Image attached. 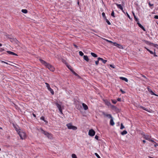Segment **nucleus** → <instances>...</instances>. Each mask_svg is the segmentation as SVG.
I'll return each instance as SVG.
<instances>
[{
	"mask_svg": "<svg viewBox=\"0 0 158 158\" xmlns=\"http://www.w3.org/2000/svg\"><path fill=\"white\" fill-rule=\"evenodd\" d=\"M39 60L40 62L44 66H45L46 68H48L50 70L52 71H54L55 70V68L52 65L50 64L49 63H47L44 60L41 59H40Z\"/></svg>",
	"mask_w": 158,
	"mask_h": 158,
	"instance_id": "f257e3e1",
	"label": "nucleus"
},
{
	"mask_svg": "<svg viewBox=\"0 0 158 158\" xmlns=\"http://www.w3.org/2000/svg\"><path fill=\"white\" fill-rule=\"evenodd\" d=\"M139 134H141L142 135V137H143L144 139L147 140H148L152 142H155L153 140L151 139V136L147 135H145L143 132L140 131H139Z\"/></svg>",
	"mask_w": 158,
	"mask_h": 158,
	"instance_id": "f03ea898",
	"label": "nucleus"
},
{
	"mask_svg": "<svg viewBox=\"0 0 158 158\" xmlns=\"http://www.w3.org/2000/svg\"><path fill=\"white\" fill-rule=\"evenodd\" d=\"M18 134L19 135L20 138L22 139H23L25 138L26 137V134L24 132L21 131L19 130H17Z\"/></svg>",
	"mask_w": 158,
	"mask_h": 158,
	"instance_id": "7ed1b4c3",
	"label": "nucleus"
},
{
	"mask_svg": "<svg viewBox=\"0 0 158 158\" xmlns=\"http://www.w3.org/2000/svg\"><path fill=\"white\" fill-rule=\"evenodd\" d=\"M66 126L69 129L76 130L77 129V127L73 126L72 123H71L67 124H66Z\"/></svg>",
	"mask_w": 158,
	"mask_h": 158,
	"instance_id": "20e7f679",
	"label": "nucleus"
},
{
	"mask_svg": "<svg viewBox=\"0 0 158 158\" xmlns=\"http://www.w3.org/2000/svg\"><path fill=\"white\" fill-rule=\"evenodd\" d=\"M45 84L46 85V86L48 90L50 91L52 95H53L54 94V92L53 90L50 87L49 85L47 83H45Z\"/></svg>",
	"mask_w": 158,
	"mask_h": 158,
	"instance_id": "39448f33",
	"label": "nucleus"
},
{
	"mask_svg": "<svg viewBox=\"0 0 158 158\" xmlns=\"http://www.w3.org/2000/svg\"><path fill=\"white\" fill-rule=\"evenodd\" d=\"M95 132L94 130L93 129H90L89 130V135L91 136H93L94 135Z\"/></svg>",
	"mask_w": 158,
	"mask_h": 158,
	"instance_id": "423d86ee",
	"label": "nucleus"
},
{
	"mask_svg": "<svg viewBox=\"0 0 158 158\" xmlns=\"http://www.w3.org/2000/svg\"><path fill=\"white\" fill-rule=\"evenodd\" d=\"M67 67H68V68L69 69V70L72 72V73L74 75H75L76 76H77V77H79V75L77 73H75L73 70L71 68V67L70 66H68Z\"/></svg>",
	"mask_w": 158,
	"mask_h": 158,
	"instance_id": "0eeeda50",
	"label": "nucleus"
},
{
	"mask_svg": "<svg viewBox=\"0 0 158 158\" xmlns=\"http://www.w3.org/2000/svg\"><path fill=\"white\" fill-rule=\"evenodd\" d=\"M102 114L108 118H113L112 115L110 114H106L105 112H102Z\"/></svg>",
	"mask_w": 158,
	"mask_h": 158,
	"instance_id": "6e6552de",
	"label": "nucleus"
},
{
	"mask_svg": "<svg viewBox=\"0 0 158 158\" xmlns=\"http://www.w3.org/2000/svg\"><path fill=\"white\" fill-rule=\"evenodd\" d=\"M39 130L40 131L42 132V133L44 134L45 135H47L48 133V132L44 130L42 128H40Z\"/></svg>",
	"mask_w": 158,
	"mask_h": 158,
	"instance_id": "1a4fd4ad",
	"label": "nucleus"
},
{
	"mask_svg": "<svg viewBox=\"0 0 158 158\" xmlns=\"http://www.w3.org/2000/svg\"><path fill=\"white\" fill-rule=\"evenodd\" d=\"M116 5L117 6L118 8L119 9H120L123 12V8L121 4H119L117 3L116 4Z\"/></svg>",
	"mask_w": 158,
	"mask_h": 158,
	"instance_id": "9d476101",
	"label": "nucleus"
},
{
	"mask_svg": "<svg viewBox=\"0 0 158 158\" xmlns=\"http://www.w3.org/2000/svg\"><path fill=\"white\" fill-rule=\"evenodd\" d=\"M98 60L102 61V62L104 64H105L107 61V60H104L101 57H98Z\"/></svg>",
	"mask_w": 158,
	"mask_h": 158,
	"instance_id": "9b49d317",
	"label": "nucleus"
},
{
	"mask_svg": "<svg viewBox=\"0 0 158 158\" xmlns=\"http://www.w3.org/2000/svg\"><path fill=\"white\" fill-rule=\"evenodd\" d=\"M114 44V45L115 46L117 47L118 48H121L122 46L120 44H119L116 42H113V43Z\"/></svg>",
	"mask_w": 158,
	"mask_h": 158,
	"instance_id": "f8f14e48",
	"label": "nucleus"
},
{
	"mask_svg": "<svg viewBox=\"0 0 158 158\" xmlns=\"http://www.w3.org/2000/svg\"><path fill=\"white\" fill-rule=\"evenodd\" d=\"M47 135H46V136H47V137L49 139H51L52 138V135L51 133H49L48 132V133L47 134Z\"/></svg>",
	"mask_w": 158,
	"mask_h": 158,
	"instance_id": "ddd939ff",
	"label": "nucleus"
},
{
	"mask_svg": "<svg viewBox=\"0 0 158 158\" xmlns=\"http://www.w3.org/2000/svg\"><path fill=\"white\" fill-rule=\"evenodd\" d=\"M82 105L85 110H86L88 109V107L84 103H83L82 104Z\"/></svg>",
	"mask_w": 158,
	"mask_h": 158,
	"instance_id": "4468645a",
	"label": "nucleus"
},
{
	"mask_svg": "<svg viewBox=\"0 0 158 158\" xmlns=\"http://www.w3.org/2000/svg\"><path fill=\"white\" fill-rule=\"evenodd\" d=\"M7 52L10 55L17 56V54L12 52L8 51H7Z\"/></svg>",
	"mask_w": 158,
	"mask_h": 158,
	"instance_id": "2eb2a0df",
	"label": "nucleus"
},
{
	"mask_svg": "<svg viewBox=\"0 0 158 158\" xmlns=\"http://www.w3.org/2000/svg\"><path fill=\"white\" fill-rule=\"evenodd\" d=\"M110 124L111 126H113L114 124V123L113 121V118H110Z\"/></svg>",
	"mask_w": 158,
	"mask_h": 158,
	"instance_id": "dca6fc26",
	"label": "nucleus"
},
{
	"mask_svg": "<svg viewBox=\"0 0 158 158\" xmlns=\"http://www.w3.org/2000/svg\"><path fill=\"white\" fill-rule=\"evenodd\" d=\"M83 58L84 59V60H86L87 62H88L89 61V60L88 56H86V55L84 56Z\"/></svg>",
	"mask_w": 158,
	"mask_h": 158,
	"instance_id": "f3484780",
	"label": "nucleus"
},
{
	"mask_svg": "<svg viewBox=\"0 0 158 158\" xmlns=\"http://www.w3.org/2000/svg\"><path fill=\"white\" fill-rule=\"evenodd\" d=\"M105 102L106 105L108 106H109L111 105V103L110 102H109L107 100H105Z\"/></svg>",
	"mask_w": 158,
	"mask_h": 158,
	"instance_id": "a211bd4d",
	"label": "nucleus"
},
{
	"mask_svg": "<svg viewBox=\"0 0 158 158\" xmlns=\"http://www.w3.org/2000/svg\"><path fill=\"white\" fill-rule=\"evenodd\" d=\"M148 90L150 92L151 94L152 95H154L156 96H157V95L155 94L151 89H148Z\"/></svg>",
	"mask_w": 158,
	"mask_h": 158,
	"instance_id": "6ab92c4d",
	"label": "nucleus"
},
{
	"mask_svg": "<svg viewBox=\"0 0 158 158\" xmlns=\"http://www.w3.org/2000/svg\"><path fill=\"white\" fill-rule=\"evenodd\" d=\"M139 27L141 28L144 31H145L146 30L144 27L139 23Z\"/></svg>",
	"mask_w": 158,
	"mask_h": 158,
	"instance_id": "aec40b11",
	"label": "nucleus"
},
{
	"mask_svg": "<svg viewBox=\"0 0 158 158\" xmlns=\"http://www.w3.org/2000/svg\"><path fill=\"white\" fill-rule=\"evenodd\" d=\"M120 79L123 80L125 81L126 82H127L128 81V80L127 78L125 77H121L120 78Z\"/></svg>",
	"mask_w": 158,
	"mask_h": 158,
	"instance_id": "412c9836",
	"label": "nucleus"
},
{
	"mask_svg": "<svg viewBox=\"0 0 158 158\" xmlns=\"http://www.w3.org/2000/svg\"><path fill=\"white\" fill-rule=\"evenodd\" d=\"M91 55L94 57H98V55L93 52H91Z\"/></svg>",
	"mask_w": 158,
	"mask_h": 158,
	"instance_id": "4be33fe9",
	"label": "nucleus"
},
{
	"mask_svg": "<svg viewBox=\"0 0 158 158\" xmlns=\"http://www.w3.org/2000/svg\"><path fill=\"white\" fill-rule=\"evenodd\" d=\"M140 107L144 110H145L146 111L149 112V110L148 108H146L142 106H140Z\"/></svg>",
	"mask_w": 158,
	"mask_h": 158,
	"instance_id": "5701e85b",
	"label": "nucleus"
},
{
	"mask_svg": "<svg viewBox=\"0 0 158 158\" xmlns=\"http://www.w3.org/2000/svg\"><path fill=\"white\" fill-rule=\"evenodd\" d=\"M134 18L135 20L137 22V24L138 25V20L135 15H134Z\"/></svg>",
	"mask_w": 158,
	"mask_h": 158,
	"instance_id": "b1692460",
	"label": "nucleus"
},
{
	"mask_svg": "<svg viewBox=\"0 0 158 158\" xmlns=\"http://www.w3.org/2000/svg\"><path fill=\"white\" fill-rule=\"evenodd\" d=\"M145 49H146V50H147L148 52H150L151 54H154V52H153L152 51H151L150 50H149V49H148V48H147L146 47H145Z\"/></svg>",
	"mask_w": 158,
	"mask_h": 158,
	"instance_id": "393cba45",
	"label": "nucleus"
},
{
	"mask_svg": "<svg viewBox=\"0 0 158 158\" xmlns=\"http://www.w3.org/2000/svg\"><path fill=\"white\" fill-rule=\"evenodd\" d=\"M55 104L56 105V106H57V108L59 109H60V108H61V105L59 104V103H55Z\"/></svg>",
	"mask_w": 158,
	"mask_h": 158,
	"instance_id": "a878e982",
	"label": "nucleus"
},
{
	"mask_svg": "<svg viewBox=\"0 0 158 158\" xmlns=\"http://www.w3.org/2000/svg\"><path fill=\"white\" fill-rule=\"evenodd\" d=\"M127 133V132L126 131L124 130L121 133V134L122 135H124Z\"/></svg>",
	"mask_w": 158,
	"mask_h": 158,
	"instance_id": "bb28decb",
	"label": "nucleus"
},
{
	"mask_svg": "<svg viewBox=\"0 0 158 158\" xmlns=\"http://www.w3.org/2000/svg\"><path fill=\"white\" fill-rule=\"evenodd\" d=\"M22 12L25 14H26L27 13V10L26 9H22Z\"/></svg>",
	"mask_w": 158,
	"mask_h": 158,
	"instance_id": "cd10ccee",
	"label": "nucleus"
},
{
	"mask_svg": "<svg viewBox=\"0 0 158 158\" xmlns=\"http://www.w3.org/2000/svg\"><path fill=\"white\" fill-rule=\"evenodd\" d=\"M110 106H111V108L114 109H116L117 108V107H116V106H114V105H110Z\"/></svg>",
	"mask_w": 158,
	"mask_h": 158,
	"instance_id": "c85d7f7f",
	"label": "nucleus"
},
{
	"mask_svg": "<svg viewBox=\"0 0 158 158\" xmlns=\"http://www.w3.org/2000/svg\"><path fill=\"white\" fill-rule=\"evenodd\" d=\"M72 158H77L76 155L74 154H73L72 155Z\"/></svg>",
	"mask_w": 158,
	"mask_h": 158,
	"instance_id": "c756f323",
	"label": "nucleus"
},
{
	"mask_svg": "<svg viewBox=\"0 0 158 158\" xmlns=\"http://www.w3.org/2000/svg\"><path fill=\"white\" fill-rule=\"evenodd\" d=\"M40 119L41 120H42L44 121V122H47L45 120V118H44V116H42L40 118Z\"/></svg>",
	"mask_w": 158,
	"mask_h": 158,
	"instance_id": "7c9ffc66",
	"label": "nucleus"
},
{
	"mask_svg": "<svg viewBox=\"0 0 158 158\" xmlns=\"http://www.w3.org/2000/svg\"><path fill=\"white\" fill-rule=\"evenodd\" d=\"M124 128V127L123 126V124L122 123H121V127H120V129H123Z\"/></svg>",
	"mask_w": 158,
	"mask_h": 158,
	"instance_id": "2f4dec72",
	"label": "nucleus"
},
{
	"mask_svg": "<svg viewBox=\"0 0 158 158\" xmlns=\"http://www.w3.org/2000/svg\"><path fill=\"white\" fill-rule=\"evenodd\" d=\"M106 22L107 23V24L109 25H110L111 24V23H110V21L108 20V19H106Z\"/></svg>",
	"mask_w": 158,
	"mask_h": 158,
	"instance_id": "473e14b6",
	"label": "nucleus"
},
{
	"mask_svg": "<svg viewBox=\"0 0 158 158\" xmlns=\"http://www.w3.org/2000/svg\"><path fill=\"white\" fill-rule=\"evenodd\" d=\"M145 43L147 44H149V45H151V44H153L152 43H151L148 41H145Z\"/></svg>",
	"mask_w": 158,
	"mask_h": 158,
	"instance_id": "72a5a7b5",
	"label": "nucleus"
},
{
	"mask_svg": "<svg viewBox=\"0 0 158 158\" xmlns=\"http://www.w3.org/2000/svg\"><path fill=\"white\" fill-rule=\"evenodd\" d=\"M79 54L81 56H82L84 55V53L81 51L79 52Z\"/></svg>",
	"mask_w": 158,
	"mask_h": 158,
	"instance_id": "f704fd0d",
	"label": "nucleus"
},
{
	"mask_svg": "<svg viewBox=\"0 0 158 158\" xmlns=\"http://www.w3.org/2000/svg\"><path fill=\"white\" fill-rule=\"evenodd\" d=\"M112 102L114 104H115L117 103V101L115 100H114L113 99L111 100Z\"/></svg>",
	"mask_w": 158,
	"mask_h": 158,
	"instance_id": "c9c22d12",
	"label": "nucleus"
},
{
	"mask_svg": "<svg viewBox=\"0 0 158 158\" xmlns=\"http://www.w3.org/2000/svg\"><path fill=\"white\" fill-rule=\"evenodd\" d=\"M104 40H106V41L108 42L109 43H113V42L112 41H111L110 40H109L107 39H104Z\"/></svg>",
	"mask_w": 158,
	"mask_h": 158,
	"instance_id": "e433bc0d",
	"label": "nucleus"
},
{
	"mask_svg": "<svg viewBox=\"0 0 158 158\" xmlns=\"http://www.w3.org/2000/svg\"><path fill=\"white\" fill-rule=\"evenodd\" d=\"M95 155L98 158H101L100 157L97 153H95Z\"/></svg>",
	"mask_w": 158,
	"mask_h": 158,
	"instance_id": "4c0bfd02",
	"label": "nucleus"
},
{
	"mask_svg": "<svg viewBox=\"0 0 158 158\" xmlns=\"http://www.w3.org/2000/svg\"><path fill=\"white\" fill-rule=\"evenodd\" d=\"M114 15V11L113 10V11H112V12L111 13V15L113 17H115Z\"/></svg>",
	"mask_w": 158,
	"mask_h": 158,
	"instance_id": "58836bf2",
	"label": "nucleus"
},
{
	"mask_svg": "<svg viewBox=\"0 0 158 158\" xmlns=\"http://www.w3.org/2000/svg\"><path fill=\"white\" fill-rule=\"evenodd\" d=\"M148 5H149L150 7V8H151V7L152 6H153V4H151L150 2H149L148 3Z\"/></svg>",
	"mask_w": 158,
	"mask_h": 158,
	"instance_id": "ea45409f",
	"label": "nucleus"
},
{
	"mask_svg": "<svg viewBox=\"0 0 158 158\" xmlns=\"http://www.w3.org/2000/svg\"><path fill=\"white\" fill-rule=\"evenodd\" d=\"M99 60H98H98L97 61H95V64L96 65H98L99 64Z\"/></svg>",
	"mask_w": 158,
	"mask_h": 158,
	"instance_id": "a19ab883",
	"label": "nucleus"
},
{
	"mask_svg": "<svg viewBox=\"0 0 158 158\" xmlns=\"http://www.w3.org/2000/svg\"><path fill=\"white\" fill-rule=\"evenodd\" d=\"M102 15L103 18L105 17L106 16H105V13H104V12L102 13Z\"/></svg>",
	"mask_w": 158,
	"mask_h": 158,
	"instance_id": "79ce46f5",
	"label": "nucleus"
},
{
	"mask_svg": "<svg viewBox=\"0 0 158 158\" xmlns=\"http://www.w3.org/2000/svg\"><path fill=\"white\" fill-rule=\"evenodd\" d=\"M120 91L123 94H124L125 93V92L123 91L122 89H120Z\"/></svg>",
	"mask_w": 158,
	"mask_h": 158,
	"instance_id": "37998d69",
	"label": "nucleus"
},
{
	"mask_svg": "<svg viewBox=\"0 0 158 158\" xmlns=\"http://www.w3.org/2000/svg\"><path fill=\"white\" fill-rule=\"evenodd\" d=\"M153 143H155L154 145L155 147H156L157 146H158V143H156L155 142H153Z\"/></svg>",
	"mask_w": 158,
	"mask_h": 158,
	"instance_id": "c03bdc74",
	"label": "nucleus"
},
{
	"mask_svg": "<svg viewBox=\"0 0 158 158\" xmlns=\"http://www.w3.org/2000/svg\"><path fill=\"white\" fill-rule=\"evenodd\" d=\"M95 138L96 139H97V140H98V135H95Z\"/></svg>",
	"mask_w": 158,
	"mask_h": 158,
	"instance_id": "a18cd8bd",
	"label": "nucleus"
},
{
	"mask_svg": "<svg viewBox=\"0 0 158 158\" xmlns=\"http://www.w3.org/2000/svg\"><path fill=\"white\" fill-rule=\"evenodd\" d=\"M59 110L61 112V114H62V111L61 108H60V109H59Z\"/></svg>",
	"mask_w": 158,
	"mask_h": 158,
	"instance_id": "49530a36",
	"label": "nucleus"
},
{
	"mask_svg": "<svg viewBox=\"0 0 158 158\" xmlns=\"http://www.w3.org/2000/svg\"><path fill=\"white\" fill-rule=\"evenodd\" d=\"M154 18L155 19H158V15H155L154 17Z\"/></svg>",
	"mask_w": 158,
	"mask_h": 158,
	"instance_id": "de8ad7c7",
	"label": "nucleus"
},
{
	"mask_svg": "<svg viewBox=\"0 0 158 158\" xmlns=\"http://www.w3.org/2000/svg\"><path fill=\"white\" fill-rule=\"evenodd\" d=\"M141 76L143 77L145 79H146V77L144 75H143L142 74H140Z\"/></svg>",
	"mask_w": 158,
	"mask_h": 158,
	"instance_id": "09e8293b",
	"label": "nucleus"
},
{
	"mask_svg": "<svg viewBox=\"0 0 158 158\" xmlns=\"http://www.w3.org/2000/svg\"><path fill=\"white\" fill-rule=\"evenodd\" d=\"M110 66L111 67V68H114L115 67H114V66L112 64H110Z\"/></svg>",
	"mask_w": 158,
	"mask_h": 158,
	"instance_id": "8fccbe9b",
	"label": "nucleus"
},
{
	"mask_svg": "<svg viewBox=\"0 0 158 158\" xmlns=\"http://www.w3.org/2000/svg\"><path fill=\"white\" fill-rule=\"evenodd\" d=\"M121 98H118L117 99V101H118V102H120V101H121Z\"/></svg>",
	"mask_w": 158,
	"mask_h": 158,
	"instance_id": "3c124183",
	"label": "nucleus"
},
{
	"mask_svg": "<svg viewBox=\"0 0 158 158\" xmlns=\"http://www.w3.org/2000/svg\"><path fill=\"white\" fill-rule=\"evenodd\" d=\"M127 15L128 16V17L130 19H131V18L130 17V15H129L127 13Z\"/></svg>",
	"mask_w": 158,
	"mask_h": 158,
	"instance_id": "603ef678",
	"label": "nucleus"
},
{
	"mask_svg": "<svg viewBox=\"0 0 158 158\" xmlns=\"http://www.w3.org/2000/svg\"><path fill=\"white\" fill-rule=\"evenodd\" d=\"M6 37L7 38H9V39H11L10 37V35H6Z\"/></svg>",
	"mask_w": 158,
	"mask_h": 158,
	"instance_id": "864d4df0",
	"label": "nucleus"
},
{
	"mask_svg": "<svg viewBox=\"0 0 158 158\" xmlns=\"http://www.w3.org/2000/svg\"><path fill=\"white\" fill-rule=\"evenodd\" d=\"M2 63H5L6 64H8V63H7L6 62H5V61H2Z\"/></svg>",
	"mask_w": 158,
	"mask_h": 158,
	"instance_id": "5fc2aeb1",
	"label": "nucleus"
},
{
	"mask_svg": "<svg viewBox=\"0 0 158 158\" xmlns=\"http://www.w3.org/2000/svg\"><path fill=\"white\" fill-rule=\"evenodd\" d=\"M73 46H74V47H75L76 48H77V46L74 44H73Z\"/></svg>",
	"mask_w": 158,
	"mask_h": 158,
	"instance_id": "6e6d98bb",
	"label": "nucleus"
},
{
	"mask_svg": "<svg viewBox=\"0 0 158 158\" xmlns=\"http://www.w3.org/2000/svg\"><path fill=\"white\" fill-rule=\"evenodd\" d=\"M153 54H154V56H157L156 55L155 52Z\"/></svg>",
	"mask_w": 158,
	"mask_h": 158,
	"instance_id": "4d7b16f0",
	"label": "nucleus"
},
{
	"mask_svg": "<svg viewBox=\"0 0 158 158\" xmlns=\"http://www.w3.org/2000/svg\"><path fill=\"white\" fill-rule=\"evenodd\" d=\"M32 115L34 116V117H36L35 114H34V113L32 114Z\"/></svg>",
	"mask_w": 158,
	"mask_h": 158,
	"instance_id": "13d9d810",
	"label": "nucleus"
},
{
	"mask_svg": "<svg viewBox=\"0 0 158 158\" xmlns=\"http://www.w3.org/2000/svg\"><path fill=\"white\" fill-rule=\"evenodd\" d=\"M142 141L143 142V143H146V141H145V140H142Z\"/></svg>",
	"mask_w": 158,
	"mask_h": 158,
	"instance_id": "bf43d9fd",
	"label": "nucleus"
},
{
	"mask_svg": "<svg viewBox=\"0 0 158 158\" xmlns=\"http://www.w3.org/2000/svg\"><path fill=\"white\" fill-rule=\"evenodd\" d=\"M103 18L105 20L106 19H107L106 16H105V17H103Z\"/></svg>",
	"mask_w": 158,
	"mask_h": 158,
	"instance_id": "052dcab7",
	"label": "nucleus"
},
{
	"mask_svg": "<svg viewBox=\"0 0 158 158\" xmlns=\"http://www.w3.org/2000/svg\"><path fill=\"white\" fill-rule=\"evenodd\" d=\"M132 13H133V16H134V15H135L134 13V12L133 11L132 12Z\"/></svg>",
	"mask_w": 158,
	"mask_h": 158,
	"instance_id": "680f3d73",
	"label": "nucleus"
},
{
	"mask_svg": "<svg viewBox=\"0 0 158 158\" xmlns=\"http://www.w3.org/2000/svg\"><path fill=\"white\" fill-rule=\"evenodd\" d=\"M79 2L78 1V2H77V4H78V5H79Z\"/></svg>",
	"mask_w": 158,
	"mask_h": 158,
	"instance_id": "e2e57ef3",
	"label": "nucleus"
},
{
	"mask_svg": "<svg viewBox=\"0 0 158 158\" xmlns=\"http://www.w3.org/2000/svg\"><path fill=\"white\" fill-rule=\"evenodd\" d=\"M2 46V44L0 43V46Z\"/></svg>",
	"mask_w": 158,
	"mask_h": 158,
	"instance_id": "0e129e2a",
	"label": "nucleus"
},
{
	"mask_svg": "<svg viewBox=\"0 0 158 158\" xmlns=\"http://www.w3.org/2000/svg\"><path fill=\"white\" fill-rule=\"evenodd\" d=\"M0 129H2V128L0 127Z\"/></svg>",
	"mask_w": 158,
	"mask_h": 158,
	"instance_id": "69168bd1",
	"label": "nucleus"
}]
</instances>
